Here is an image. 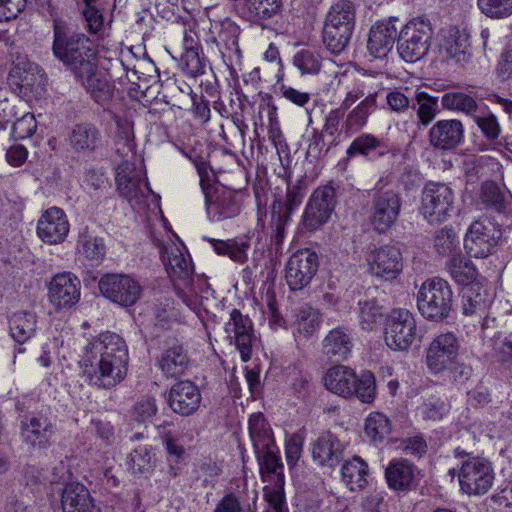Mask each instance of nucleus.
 I'll return each instance as SVG.
<instances>
[{"label": "nucleus", "instance_id": "obj_33", "mask_svg": "<svg viewBox=\"0 0 512 512\" xmlns=\"http://www.w3.org/2000/svg\"><path fill=\"white\" fill-rule=\"evenodd\" d=\"M255 454L264 481H272L278 479V477L284 478L283 464L276 444L267 447V449L259 450V453Z\"/></svg>", "mask_w": 512, "mask_h": 512}, {"label": "nucleus", "instance_id": "obj_46", "mask_svg": "<svg viewBox=\"0 0 512 512\" xmlns=\"http://www.w3.org/2000/svg\"><path fill=\"white\" fill-rule=\"evenodd\" d=\"M326 352H351L354 348V337L346 327H336L329 331L323 340Z\"/></svg>", "mask_w": 512, "mask_h": 512}, {"label": "nucleus", "instance_id": "obj_53", "mask_svg": "<svg viewBox=\"0 0 512 512\" xmlns=\"http://www.w3.org/2000/svg\"><path fill=\"white\" fill-rule=\"evenodd\" d=\"M390 430V421L382 413H372L366 419L365 433L375 443L382 442L389 435Z\"/></svg>", "mask_w": 512, "mask_h": 512}, {"label": "nucleus", "instance_id": "obj_9", "mask_svg": "<svg viewBox=\"0 0 512 512\" xmlns=\"http://www.w3.org/2000/svg\"><path fill=\"white\" fill-rule=\"evenodd\" d=\"M493 480L494 471L488 460L469 457L462 463L459 483L462 491L466 494H485L492 487Z\"/></svg>", "mask_w": 512, "mask_h": 512}, {"label": "nucleus", "instance_id": "obj_55", "mask_svg": "<svg viewBox=\"0 0 512 512\" xmlns=\"http://www.w3.org/2000/svg\"><path fill=\"white\" fill-rule=\"evenodd\" d=\"M217 26L218 29V39L220 42L224 44L226 49L231 52L240 53V48L238 44L240 28L239 26L229 18H225L220 21Z\"/></svg>", "mask_w": 512, "mask_h": 512}, {"label": "nucleus", "instance_id": "obj_30", "mask_svg": "<svg viewBox=\"0 0 512 512\" xmlns=\"http://www.w3.org/2000/svg\"><path fill=\"white\" fill-rule=\"evenodd\" d=\"M356 374L347 366H334L325 376L326 388L344 398L351 397L355 392Z\"/></svg>", "mask_w": 512, "mask_h": 512}, {"label": "nucleus", "instance_id": "obj_21", "mask_svg": "<svg viewBox=\"0 0 512 512\" xmlns=\"http://www.w3.org/2000/svg\"><path fill=\"white\" fill-rule=\"evenodd\" d=\"M168 401L170 408L175 413L189 416L199 408L201 393L192 382L180 381L172 386Z\"/></svg>", "mask_w": 512, "mask_h": 512}, {"label": "nucleus", "instance_id": "obj_39", "mask_svg": "<svg viewBox=\"0 0 512 512\" xmlns=\"http://www.w3.org/2000/svg\"><path fill=\"white\" fill-rule=\"evenodd\" d=\"M335 27L348 28V31H353L355 25V7L352 2L348 0H341L334 4L325 19V23H331Z\"/></svg>", "mask_w": 512, "mask_h": 512}, {"label": "nucleus", "instance_id": "obj_58", "mask_svg": "<svg viewBox=\"0 0 512 512\" xmlns=\"http://www.w3.org/2000/svg\"><path fill=\"white\" fill-rule=\"evenodd\" d=\"M360 324L365 330H372L373 326L379 323L383 317V308L376 299L359 301Z\"/></svg>", "mask_w": 512, "mask_h": 512}, {"label": "nucleus", "instance_id": "obj_44", "mask_svg": "<svg viewBox=\"0 0 512 512\" xmlns=\"http://www.w3.org/2000/svg\"><path fill=\"white\" fill-rule=\"evenodd\" d=\"M441 104L443 109L462 112L471 117H474L478 110L476 100L463 92L445 93L441 98Z\"/></svg>", "mask_w": 512, "mask_h": 512}, {"label": "nucleus", "instance_id": "obj_14", "mask_svg": "<svg viewBox=\"0 0 512 512\" xmlns=\"http://www.w3.org/2000/svg\"><path fill=\"white\" fill-rule=\"evenodd\" d=\"M415 328L414 317L408 310H394L385 331L387 346L394 351L408 350L415 339Z\"/></svg>", "mask_w": 512, "mask_h": 512}, {"label": "nucleus", "instance_id": "obj_25", "mask_svg": "<svg viewBox=\"0 0 512 512\" xmlns=\"http://www.w3.org/2000/svg\"><path fill=\"white\" fill-rule=\"evenodd\" d=\"M417 468L406 459H395L385 469L388 486L396 491L410 489L416 480Z\"/></svg>", "mask_w": 512, "mask_h": 512}, {"label": "nucleus", "instance_id": "obj_43", "mask_svg": "<svg viewBox=\"0 0 512 512\" xmlns=\"http://www.w3.org/2000/svg\"><path fill=\"white\" fill-rule=\"evenodd\" d=\"M292 63L301 75H316L321 70L322 57L317 50L307 47L294 54Z\"/></svg>", "mask_w": 512, "mask_h": 512}, {"label": "nucleus", "instance_id": "obj_24", "mask_svg": "<svg viewBox=\"0 0 512 512\" xmlns=\"http://www.w3.org/2000/svg\"><path fill=\"white\" fill-rule=\"evenodd\" d=\"M69 143L76 152H93L102 146L103 137L98 127L92 123H79L69 134Z\"/></svg>", "mask_w": 512, "mask_h": 512}, {"label": "nucleus", "instance_id": "obj_22", "mask_svg": "<svg viewBox=\"0 0 512 512\" xmlns=\"http://www.w3.org/2000/svg\"><path fill=\"white\" fill-rule=\"evenodd\" d=\"M312 458L321 466H337L344 452V445L338 437L329 431L321 433L312 443Z\"/></svg>", "mask_w": 512, "mask_h": 512}, {"label": "nucleus", "instance_id": "obj_16", "mask_svg": "<svg viewBox=\"0 0 512 512\" xmlns=\"http://www.w3.org/2000/svg\"><path fill=\"white\" fill-rule=\"evenodd\" d=\"M92 42L84 34H74L66 40V67L74 78L87 74L97 64L93 62Z\"/></svg>", "mask_w": 512, "mask_h": 512}, {"label": "nucleus", "instance_id": "obj_15", "mask_svg": "<svg viewBox=\"0 0 512 512\" xmlns=\"http://www.w3.org/2000/svg\"><path fill=\"white\" fill-rule=\"evenodd\" d=\"M367 262L371 273L385 280L395 279L403 269L402 254L394 245H383L371 250Z\"/></svg>", "mask_w": 512, "mask_h": 512}, {"label": "nucleus", "instance_id": "obj_45", "mask_svg": "<svg viewBox=\"0 0 512 512\" xmlns=\"http://www.w3.org/2000/svg\"><path fill=\"white\" fill-rule=\"evenodd\" d=\"M447 269L450 276L461 285H470L476 278L477 271L473 263L461 254L453 255L447 262Z\"/></svg>", "mask_w": 512, "mask_h": 512}, {"label": "nucleus", "instance_id": "obj_28", "mask_svg": "<svg viewBox=\"0 0 512 512\" xmlns=\"http://www.w3.org/2000/svg\"><path fill=\"white\" fill-rule=\"evenodd\" d=\"M480 203L488 210L498 214L512 212V195L501 189L494 181H485L480 188Z\"/></svg>", "mask_w": 512, "mask_h": 512}, {"label": "nucleus", "instance_id": "obj_42", "mask_svg": "<svg viewBox=\"0 0 512 512\" xmlns=\"http://www.w3.org/2000/svg\"><path fill=\"white\" fill-rule=\"evenodd\" d=\"M487 307L486 291L479 284L471 283L462 290V310L465 315L484 312Z\"/></svg>", "mask_w": 512, "mask_h": 512}, {"label": "nucleus", "instance_id": "obj_59", "mask_svg": "<svg viewBox=\"0 0 512 512\" xmlns=\"http://www.w3.org/2000/svg\"><path fill=\"white\" fill-rule=\"evenodd\" d=\"M354 395L363 403H372L376 397V381L374 374L370 371H363L356 376Z\"/></svg>", "mask_w": 512, "mask_h": 512}, {"label": "nucleus", "instance_id": "obj_18", "mask_svg": "<svg viewBox=\"0 0 512 512\" xmlns=\"http://www.w3.org/2000/svg\"><path fill=\"white\" fill-rule=\"evenodd\" d=\"M97 368L91 376V381L100 387L109 388L122 381L127 373L128 354H100Z\"/></svg>", "mask_w": 512, "mask_h": 512}, {"label": "nucleus", "instance_id": "obj_56", "mask_svg": "<svg viewBox=\"0 0 512 512\" xmlns=\"http://www.w3.org/2000/svg\"><path fill=\"white\" fill-rule=\"evenodd\" d=\"M468 46L467 37L456 32L445 40L443 51L447 58L456 62H463L466 61L468 56Z\"/></svg>", "mask_w": 512, "mask_h": 512}, {"label": "nucleus", "instance_id": "obj_3", "mask_svg": "<svg viewBox=\"0 0 512 512\" xmlns=\"http://www.w3.org/2000/svg\"><path fill=\"white\" fill-rule=\"evenodd\" d=\"M48 79L36 63H17L10 70L8 84L11 90L26 102H37L47 95Z\"/></svg>", "mask_w": 512, "mask_h": 512}, {"label": "nucleus", "instance_id": "obj_40", "mask_svg": "<svg viewBox=\"0 0 512 512\" xmlns=\"http://www.w3.org/2000/svg\"><path fill=\"white\" fill-rule=\"evenodd\" d=\"M352 32L342 26L335 27L331 23H324L322 39L326 48L334 54H340L348 46Z\"/></svg>", "mask_w": 512, "mask_h": 512}, {"label": "nucleus", "instance_id": "obj_13", "mask_svg": "<svg viewBox=\"0 0 512 512\" xmlns=\"http://www.w3.org/2000/svg\"><path fill=\"white\" fill-rule=\"evenodd\" d=\"M501 231L490 221H474L464 238V247L467 253L474 258H485L489 256L498 240Z\"/></svg>", "mask_w": 512, "mask_h": 512}, {"label": "nucleus", "instance_id": "obj_32", "mask_svg": "<svg viewBox=\"0 0 512 512\" xmlns=\"http://www.w3.org/2000/svg\"><path fill=\"white\" fill-rule=\"evenodd\" d=\"M248 430L255 453L275 444L272 430L263 414L255 413L250 416Z\"/></svg>", "mask_w": 512, "mask_h": 512}, {"label": "nucleus", "instance_id": "obj_64", "mask_svg": "<svg viewBox=\"0 0 512 512\" xmlns=\"http://www.w3.org/2000/svg\"><path fill=\"white\" fill-rule=\"evenodd\" d=\"M182 71L189 77L196 78L205 73L206 64L196 49L190 46L181 58Z\"/></svg>", "mask_w": 512, "mask_h": 512}, {"label": "nucleus", "instance_id": "obj_34", "mask_svg": "<svg viewBox=\"0 0 512 512\" xmlns=\"http://www.w3.org/2000/svg\"><path fill=\"white\" fill-rule=\"evenodd\" d=\"M282 0H244V14L255 23L268 20L279 14Z\"/></svg>", "mask_w": 512, "mask_h": 512}, {"label": "nucleus", "instance_id": "obj_4", "mask_svg": "<svg viewBox=\"0 0 512 512\" xmlns=\"http://www.w3.org/2000/svg\"><path fill=\"white\" fill-rule=\"evenodd\" d=\"M432 36L433 28L428 19L424 17L411 19L398 35L399 56L410 63L422 59L429 52Z\"/></svg>", "mask_w": 512, "mask_h": 512}, {"label": "nucleus", "instance_id": "obj_6", "mask_svg": "<svg viewBox=\"0 0 512 512\" xmlns=\"http://www.w3.org/2000/svg\"><path fill=\"white\" fill-rule=\"evenodd\" d=\"M455 210V193L445 183L428 182L421 194L420 212L430 224L447 221Z\"/></svg>", "mask_w": 512, "mask_h": 512}, {"label": "nucleus", "instance_id": "obj_47", "mask_svg": "<svg viewBox=\"0 0 512 512\" xmlns=\"http://www.w3.org/2000/svg\"><path fill=\"white\" fill-rule=\"evenodd\" d=\"M127 349V344L120 335L107 331L95 337L87 345L86 352H127Z\"/></svg>", "mask_w": 512, "mask_h": 512}, {"label": "nucleus", "instance_id": "obj_61", "mask_svg": "<svg viewBox=\"0 0 512 512\" xmlns=\"http://www.w3.org/2000/svg\"><path fill=\"white\" fill-rule=\"evenodd\" d=\"M36 130L37 121L34 114L24 109L11 126V136L23 140L33 136Z\"/></svg>", "mask_w": 512, "mask_h": 512}, {"label": "nucleus", "instance_id": "obj_27", "mask_svg": "<svg viewBox=\"0 0 512 512\" xmlns=\"http://www.w3.org/2000/svg\"><path fill=\"white\" fill-rule=\"evenodd\" d=\"M377 108V94L369 93L346 114L343 129L347 135L362 130L368 123L370 115Z\"/></svg>", "mask_w": 512, "mask_h": 512}, {"label": "nucleus", "instance_id": "obj_63", "mask_svg": "<svg viewBox=\"0 0 512 512\" xmlns=\"http://www.w3.org/2000/svg\"><path fill=\"white\" fill-rule=\"evenodd\" d=\"M128 464L134 473L149 472L155 465L151 449L147 446L136 448L130 454Z\"/></svg>", "mask_w": 512, "mask_h": 512}, {"label": "nucleus", "instance_id": "obj_20", "mask_svg": "<svg viewBox=\"0 0 512 512\" xmlns=\"http://www.w3.org/2000/svg\"><path fill=\"white\" fill-rule=\"evenodd\" d=\"M396 22L397 18L383 19L371 27L367 48L375 58H383L392 50L399 35Z\"/></svg>", "mask_w": 512, "mask_h": 512}, {"label": "nucleus", "instance_id": "obj_37", "mask_svg": "<svg viewBox=\"0 0 512 512\" xmlns=\"http://www.w3.org/2000/svg\"><path fill=\"white\" fill-rule=\"evenodd\" d=\"M11 336L19 343H25L36 330V316L31 312H16L9 320Z\"/></svg>", "mask_w": 512, "mask_h": 512}, {"label": "nucleus", "instance_id": "obj_35", "mask_svg": "<svg viewBox=\"0 0 512 512\" xmlns=\"http://www.w3.org/2000/svg\"><path fill=\"white\" fill-rule=\"evenodd\" d=\"M218 255L228 256L232 261L238 264H244L248 260V250L250 243L248 241L227 239L218 240L207 238Z\"/></svg>", "mask_w": 512, "mask_h": 512}, {"label": "nucleus", "instance_id": "obj_38", "mask_svg": "<svg viewBox=\"0 0 512 512\" xmlns=\"http://www.w3.org/2000/svg\"><path fill=\"white\" fill-rule=\"evenodd\" d=\"M290 221L291 216L282 209V206L272 205L268 233L276 251H279L282 247Z\"/></svg>", "mask_w": 512, "mask_h": 512}, {"label": "nucleus", "instance_id": "obj_23", "mask_svg": "<svg viewBox=\"0 0 512 512\" xmlns=\"http://www.w3.org/2000/svg\"><path fill=\"white\" fill-rule=\"evenodd\" d=\"M75 79L97 104L106 106L112 100L113 86L106 76L98 71L97 65L89 73H82Z\"/></svg>", "mask_w": 512, "mask_h": 512}, {"label": "nucleus", "instance_id": "obj_7", "mask_svg": "<svg viewBox=\"0 0 512 512\" xmlns=\"http://www.w3.org/2000/svg\"><path fill=\"white\" fill-rule=\"evenodd\" d=\"M380 179L372 194L370 208V224L378 233H385L397 222L402 200L400 194L393 189H385Z\"/></svg>", "mask_w": 512, "mask_h": 512}, {"label": "nucleus", "instance_id": "obj_11", "mask_svg": "<svg viewBox=\"0 0 512 512\" xmlns=\"http://www.w3.org/2000/svg\"><path fill=\"white\" fill-rule=\"evenodd\" d=\"M336 205V193L332 186L317 188L310 196L302 216V224L308 231H316L325 224Z\"/></svg>", "mask_w": 512, "mask_h": 512}, {"label": "nucleus", "instance_id": "obj_41", "mask_svg": "<svg viewBox=\"0 0 512 512\" xmlns=\"http://www.w3.org/2000/svg\"><path fill=\"white\" fill-rule=\"evenodd\" d=\"M70 509L66 512H92V502L88 489L79 482L66 481V502Z\"/></svg>", "mask_w": 512, "mask_h": 512}, {"label": "nucleus", "instance_id": "obj_10", "mask_svg": "<svg viewBox=\"0 0 512 512\" xmlns=\"http://www.w3.org/2000/svg\"><path fill=\"white\" fill-rule=\"evenodd\" d=\"M98 286L105 298L123 307L133 306L142 294L139 282L124 274L104 275Z\"/></svg>", "mask_w": 512, "mask_h": 512}, {"label": "nucleus", "instance_id": "obj_5", "mask_svg": "<svg viewBox=\"0 0 512 512\" xmlns=\"http://www.w3.org/2000/svg\"><path fill=\"white\" fill-rule=\"evenodd\" d=\"M159 249V255L171 277L177 294L184 298L185 291L193 290L194 266L190 255H185L183 250L173 242L164 243L160 240L155 242Z\"/></svg>", "mask_w": 512, "mask_h": 512}, {"label": "nucleus", "instance_id": "obj_26", "mask_svg": "<svg viewBox=\"0 0 512 512\" xmlns=\"http://www.w3.org/2000/svg\"><path fill=\"white\" fill-rule=\"evenodd\" d=\"M37 233L48 244L61 243L64 239L63 211L57 207L47 209L38 221Z\"/></svg>", "mask_w": 512, "mask_h": 512}, {"label": "nucleus", "instance_id": "obj_36", "mask_svg": "<svg viewBox=\"0 0 512 512\" xmlns=\"http://www.w3.org/2000/svg\"><path fill=\"white\" fill-rule=\"evenodd\" d=\"M341 474L351 491L362 489L367 484L368 466L360 457L355 456L343 464Z\"/></svg>", "mask_w": 512, "mask_h": 512}, {"label": "nucleus", "instance_id": "obj_31", "mask_svg": "<svg viewBox=\"0 0 512 512\" xmlns=\"http://www.w3.org/2000/svg\"><path fill=\"white\" fill-rule=\"evenodd\" d=\"M111 119L116 125L115 146L118 153L127 156L134 155L136 142L134 135V123L127 115L111 114Z\"/></svg>", "mask_w": 512, "mask_h": 512}, {"label": "nucleus", "instance_id": "obj_49", "mask_svg": "<svg viewBox=\"0 0 512 512\" xmlns=\"http://www.w3.org/2000/svg\"><path fill=\"white\" fill-rule=\"evenodd\" d=\"M320 313L317 309L305 305L300 307L295 314V326L297 331L304 336H310L319 328Z\"/></svg>", "mask_w": 512, "mask_h": 512}, {"label": "nucleus", "instance_id": "obj_12", "mask_svg": "<svg viewBox=\"0 0 512 512\" xmlns=\"http://www.w3.org/2000/svg\"><path fill=\"white\" fill-rule=\"evenodd\" d=\"M143 176V171L128 160L123 161L116 168L117 191L131 205L139 204L151 192L149 184L144 181Z\"/></svg>", "mask_w": 512, "mask_h": 512}, {"label": "nucleus", "instance_id": "obj_52", "mask_svg": "<svg viewBox=\"0 0 512 512\" xmlns=\"http://www.w3.org/2000/svg\"><path fill=\"white\" fill-rule=\"evenodd\" d=\"M187 354H162L158 359V367L166 377H179L188 369Z\"/></svg>", "mask_w": 512, "mask_h": 512}, {"label": "nucleus", "instance_id": "obj_29", "mask_svg": "<svg viewBox=\"0 0 512 512\" xmlns=\"http://www.w3.org/2000/svg\"><path fill=\"white\" fill-rule=\"evenodd\" d=\"M389 151V145L384 138L371 133H362L351 142L346 154L349 158L357 155L380 158L388 154Z\"/></svg>", "mask_w": 512, "mask_h": 512}, {"label": "nucleus", "instance_id": "obj_60", "mask_svg": "<svg viewBox=\"0 0 512 512\" xmlns=\"http://www.w3.org/2000/svg\"><path fill=\"white\" fill-rule=\"evenodd\" d=\"M96 3L97 1L81 3V6L77 9L85 20L88 31L92 34L99 33L104 27V17Z\"/></svg>", "mask_w": 512, "mask_h": 512}, {"label": "nucleus", "instance_id": "obj_19", "mask_svg": "<svg viewBox=\"0 0 512 512\" xmlns=\"http://www.w3.org/2000/svg\"><path fill=\"white\" fill-rule=\"evenodd\" d=\"M464 127L460 120H439L429 129L430 146L440 151H450L462 143Z\"/></svg>", "mask_w": 512, "mask_h": 512}, {"label": "nucleus", "instance_id": "obj_1", "mask_svg": "<svg viewBox=\"0 0 512 512\" xmlns=\"http://www.w3.org/2000/svg\"><path fill=\"white\" fill-rule=\"evenodd\" d=\"M201 190L205 197L208 214L216 221L233 218L240 212L241 203L238 194L215 183L210 165L204 161H195Z\"/></svg>", "mask_w": 512, "mask_h": 512}, {"label": "nucleus", "instance_id": "obj_54", "mask_svg": "<svg viewBox=\"0 0 512 512\" xmlns=\"http://www.w3.org/2000/svg\"><path fill=\"white\" fill-rule=\"evenodd\" d=\"M459 239L452 227H444L436 232L434 247L439 255L453 256L459 249Z\"/></svg>", "mask_w": 512, "mask_h": 512}, {"label": "nucleus", "instance_id": "obj_8", "mask_svg": "<svg viewBox=\"0 0 512 512\" xmlns=\"http://www.w3.org/2000/svg\"><path fill=\"white\" fill-rule=\"evenodd\" d=\"M319 269V257L311 249H301L293 253L285 266V280L291 291H301L308 287Z\"/></svg>", "mask_w": 512, "mask_h": 512}, {"label": "nucleus", "instance_id": "obj_2", "mask_svg": "<svg viewBox=\"0 0 512 512\" xmlns=\"http://www.w3.org/2000/svg\"><path fill=\"white\" fill-rule=\"evenodd\" d=\"M453 306V292L450 284L439 277L425 280L417 293V307L420 314L432 321L448 318Z\"/></svg>", "mask_w": 512, "mask_h": 512}, {"label": "nucleus", "instance_id": "obj_57", "mask_svg": "<svg viewBox=\"0 0 512 512\" xmlns=\"http://www.w3.org/2000/svg\"><path fill=\"white\" fill-rule=\"evenodd\" d=\"M81 256L87 262L86 265L94 267L101 264L106 254V247L103 239L91 238L82 243L79 250Z\"/></svg>", "mask_w": 512, "mask_h": 512}, {"label": "nucleus", "instance_id": "obj_62", "mask_svg": "<svg viewBox=\"0 0 512 512\" xmlns=\"http://www.w3.org/2000/svg\"><path fill=\"white\" fill-rule=\"evenodd\" d=\"M448 411L449 406L440 397L436 396L429 397L418 407L419 414L427 421L440 420Z\"/></svg>", "mask_w": 512, "mask_h": 512}, {"label": "nucleus", "instance_id": "obj_50", "mask_svg": "<svg viewBox=\"0 0 512 512\" xmlns=\"http://www.w3.org/2000/svg\"><path fill=\"white\" fill-rule=\"evenodd\" d=\"M415 100L418 104L417 117L423 126L429 125L437 116L438 97L431 96L427 92H416Z\"/></svg>", "mask_w": 512, "mask_h": 512}, {"label": "nucleus", "instance_id": "obj_48", "mask_svg": "<svg viewBox=\"0 0 512 512\" xmlns=\"http://www.w3.org/2000/svg\"><path fill=\"white\" fill-rule=\"evenodd\" d=\"M53 434V426L44 417H33L24 429V437L31 444L35 445L38 440L40 446L45 445Z\"/></svg>", "mask_w": 512, "mask_h": 512}, {"label": "nucleus", "instance_id": "obj_17", "mask_svg": "<svg viewBox=\"0 0 512 512\" xmlns=\"http://www.w3.org/2000/svg\"><path fill=\"white\" fill-rule=\"evenodd\" d=\"M345 114L342 110L331 109L324 118V124L320 131L314 130L309 141V152L320 155L322 152L327 153L332 147L340 143V124Z\"/></svg>", "mask_w": 512, "mask_h": 512}, {"label": "nucleus", "instance_id": "obj_51", "mask_svg": "<svg viewBox=\"0 0 512 512\" xmlns=\"http://www.w3.org/2000/svg\"><path fill=\"white\" fill-rule=\"evenodd\" d=\"M479 11L489 19L503 20L512 16V0H477Z\"/></svg>", "mask_w": 512, "mask_h": 512}]
</instances>
